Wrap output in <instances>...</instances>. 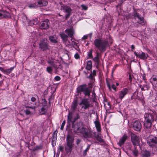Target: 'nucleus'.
I'll return each mask as SVG.
<instances>
[{"label": "nucleus", "instance_id": "obj_1", "mask_svg": "<svg viewBox=\"0 0 157 157\" xmlns=\"http://www.w3.org/2000/svg\"><path fill=\"white\" fill-rule=\"evenodd\" d=\"M72 128L75 132L82 134L85 138H90L93 136L92 132L90 130L86 131L81 122H78L72 125Z\"/></svg>", "mask_w": 157, "mask_h": 157}, {"label": "nucleus", "instance_id": "obj_2", "mask_svg": "<svg viewBox=\"0 0 157 157\" xmlns=\"http://www.w3.org/2000/svg\"><path fill=\"white\" fill-rule=\"evenodd\" d=\"M93 44L96 48L100 52H103L105 51L108 46L109 40L105 39L96 38L94 40Z\"/></svg>", "mask_w": 157, "mask_h": 157}, {"label": "nucleus", "instance_id": "obj_3", "mask_svg": "<svg viewBox=\"0 0 157 157\" xmlns=\"http://www.w3.org/2000/svg\"><path fill=\"white\" fill-rule=\"evenodd\" d=\"M77 92L80 94L82 92L85 95L90 96L91 90L89 87H87L86 84L80 85L77 88Z\"/></svg>", "mask_w": 157, "mask_h": 157}, {"label": "nucleus", "instance_id": "obj_4", "mask_svg": "<svg viewBox=\"0 0 157 157\" xmlns=\"http://www.w3.org/2000/svg\"><path fill=\"white\" fill-rule=\"evenodd\" d=\"M144 126L147 128H150L151 126L152 122L154 120L153 116L151 114L146 113L144 115Z\"/></svg>", "mask_w": 157, "mask_h": 157}, {"label": "nucleus", "instance_id": "obj_5", "mask_svg": "<svg viewBox=\"0 0 157 157\" xmlns=\"http://www.w3.org/2000/svg\"><path fill=\"white\" fill-rule=\"evenodd\" d=\"M39 47L43 51L49 49V46L47 42V40L44 39L41 40L39 44Z\"/></svg>", "mask_w": 157, "mask_h": 157}, {"label": "nucleus", "instance_id": "obj_6", "mask_svg": "<svg viewBox=\"0 0 157 157\" xmlns=\"http://www.w3.org/2000/svg\"><path fill=\"white\" fill-rule=\"evenodd\" d=\"M79 105H82L81 106V109H83L84 110L88 108L90 106V104L88 98L82 99Z\"/></svg>", "mask_w": 157, "mask_h": 157}, {"label": "nucleus", "instance_id": "obj_7", "mask_svg": "<svg viewBox=\"0 0 157 157\" xmlns=\"http://www.w3.org/2000/svg\"><path fill=\"white\" fill-rule=\"evenodd\" d=\"M63 12L65 13V17L66 19L68 18L71 14L72 10L71 7L67 5H64L62 6Z\"/></svg>", "mask_w": 157, "mask_h": 157}, {"label": "nucleus", "instance_id": "obj_8", "mask_svg": "<svg viewBox=\"0 0 157 157\" xmlns=\"http://www.w3.org/2000/svg\"><path fill=\"white\" fill-rule=\"evenodd\" d=\"M66 141L67 145L69 148V150L71 151L73 147L74 138L71 136L68 135L67 137Z\"/></svg>", "mask_w": 157, "mask_h": 157}, {"label": "nucleus", "instance_id": "obj_9", "mask_svg": "<svg viewBox=\"0 0 157 157\" xmlns=\"http://www.w3.org/2000/svg\"><path fill=\"white\" fill-rule=\"evenodd\" d=\"M134 54L136 57L143 60L146 59L148 56L147 53H145L141 51L139 52L135 51L134 52Z\"/></svg>", "mask_w": 157, "mask_h": 157}, {"label": "nucleus", "instance_id": "obj_10", "mask_svg": "<svg viewBox=\"0 0 157 157\" xmlns=\"http://www.w3.org/2000/svg\"><path fill=\"white\" fill-rule=\"evenodd\" d=\"M131 140L134 145H139L140 140L138 136L134 133H132L131 134Z\"/></svg>", "mask_w": 157, "mask_h": 157}, {"label": "nucleus", "instance_id": "obj_11", "mask_svg": "<svg viewBox=\"0 0 157 157\" xmlns=\"http://www.w3.org/2000/svg\"><path fill=\"white\" fill-rule=\"evenodd\" d=\"M128 90L127 88H125L122 89L118 93L119 98L121 100L128 94Z\"/></svg>", "mask_w": 157, "mask_h": 157}, {"label": "nucleus", "instance_id": "obj_12", "mask_svg": "<svg viewBox=\"0 0 157 157\" xmlns=\"http://www.w3.org/2000/svg\"><path fill=\"white\" fill-rule=\"evenodd\" d=\"M135 18L136 20L138 21L137 22L139 24H141L142 25H144L145 22L144 21V18L143 17H141L140 15L137 13H136L134 14Z\"/></svg>", "mask_w": 157, "mask_h": 157}, {"label": "nucleus", "instance_id": "obj_13", "mask_svg": "<svg viewBox=\"0 0 157 157\" xmlns=\"http://www.w3.org/2000/svg\"><path fill=\"white\" fill-rule=\"evenodd\" d=\"M149 145L150 146H154L155 144H157V138L155 136H151L149 137Z\"/></svg>", "mask_w": 157, "mask_h": 157}, {"label": "nucleus", "instance_id": "obj_14", "mask_svg": "<svg viewBox=\"0 0 157 157\" xmlns=\"http://www.w3.org/2000/svg\"><path fill=\"white\" fill-rule=\"evenodd\" d=\"M133 126L134 129L137 131H140L141 128V124L138 121H136L134 122Z\"/></svg>", "mask_w": 157, "mask_h": 157}, {"label": "nucleus", "instance_id": "obj_15", "mask_svg": "<svg viewBox=\"0 0 157 157\" xmlns=\"http://www.w3.org/2000/svg\"><path fill=\"white\" fill-rule=\"evenodd\" d=\"M65 33L67 34L71 38V40H72L73 39V36L75 34V31L72 28L67 29L65 30Z\"/></svg>", "mask_w": 157, "mask_h": 157}, {"label": "nucleus", "instance_id": "obj_16", "mask_svg": "<svg viewBox=\"0 0 157 157\" xmlns=\"http://www.w3.org/2000/svg\"><path fill=\"white\" fill-rule=\"evenodd\" d=\"M49 22L48 19H46L43 21L41 24L40 27L42 29H46L49 27Z\"/></svg>", "mask_w": 157, "mask_h": 157}, {"label": "nucleus", "instance_id": "obj_17", "mask_svg": "<svg viewBox=\"0 0 157 157\" xmlns=\"http://www.w3.org/2000/svg\"><path fill=\"white\" fill-rule=\"evenodd\" d=\"M128 136L126 134H124L123 136L120 139L118 143V145L121 146L123 144L126 140L127 139Z\"/></svg>", "mask_w": 157, "mask_h": 157}, {"label": "nucleus", "instance_id": "obj_18", "mask_svg": "<svg viewBox=\"0 0 157 157\" xmlns=\"http://www.w3.org/2000/svg\"><path fill=\"white\" fill-rule=\"evenodd\" d=\"M60 35L61 38L62 39L64 43L66 44H67V42L68 40V36L64 33H60Z\"/></svg>", "mask_w": 157, "mask_h": 157}, {"label": "nucleus", "instance_id": "obj_19", "mask_svg": "<svg viewBox=\"0 0 157 157\" xmlns=\"http://www.w3.org/2000/svg\"><path fill=\"white\" fill-rule=\"evenodd\" d=\"M24 17H25L26 20H27V21L28 22V24L29 25L33 26V25H36L38 23V21L37 19H33L32 20L29 21V20H28L27 19V17L26 16L24 15Z\"/></svg>", "mask_w": 157, "mask_h": 157}, {"label": "nucleus", "instance_id": "obj_20", "mask_svg": "<svg viewBox=\"0 0 157 157\" xmlns=\"http://www.w3.org/2000/svg\"><path fill=\"white\" fill-rule=\"evenodd\" d=\"M106 84L108 89L110 91H111L112 89H113L115 91H117V88L114 84H112L111 85L109 82L107 80H106Z\"/></svg>", "mask_w": 157, "mask_h": 157}, {"label": "nucleus", "instance_id": "obj_21", "mask_svg": "<svg viewBox=\"0 0 157 157\" xmlns=\"http://www.w3.org/2000/svg\"><path fill=\"white\" fill-rule=\"evenodd\" d=\"M36 3L38 6H46L48 4V2L44 0H40Z\"/></svg>", "mask_w": 157, "mask_h": 157}, {"label": "nucleus", "instance_id": "obj_22", "mask_svg": "<svg viewBox=\"0 0 157 157\" xmlns=\"http://www.w3.org/2000/svg\"><path fill=\"white\" fill-rule=\"evenodd\" d=\"M150 80L153 85L157 88V76H152Z\"/></svg>", "mask_w": 157, "mask_h": 157}, {"label": "nucleus", "instance_id": "obj_23", "mask_svg": "<svg viewBox=\"0 0 157 157\" xmlns=\"http://www.w3.org/2000/svg\"><path fill=\"white\" fill-rule=\"evenodd\" d=\"M49 38L50 41L53 43H56L58 42V38L55 35L50 36Z\"/></svg>", "mask_w": 157, "mask_h": 157}, {"label": "nucleus", "instance_id": "obj_24", "mask_svg": "<svg viewBox=\"0 0 157 157\" xmlns=\"http://www.w3.org/2000/svg\"><path fill=\"white\" fill-rule=\"evenodd\" d=\"M73 113L72 112H70L68 114L67 116V122L70 124L71 122L73 123Z\"/></svg>", "mask_w": 157, "mask_h": 157}, {"label": "nucleus", "instance_id": "obj_25", "mask_svg": "<svg viewBox=\"0 0 157 157\" xmlns=\"http://www.w3.org/2000/svg\"><path fill=\"white\" fill-rule=\"evenodd\" d=\"M99 53L98 52H96V56L93 58V61L98 65L99 64L100 59L99 58Z\"/></svg>", "mask_w": 157, "mask_h": 157}, {"label": "nucleus", "instance_id": "obj_26", "mask_svg": "<svg viewBox=\"0 0 157 157\" xmlns=\"http://www.w3.org/2000/svg\"><path fill=\"white\" fill-rule=\"evenodd\" d=\"M101 134L100 133H98L97 135L95 136V138L96 140L99 141L100 143L102 144H104L105 141L104 140L102 139L101 136Z\"/></svg>", "mask_w": 157, "mask_h": 157}, {"label": "nucleus", "instance_id": "obj_27", "mask_svg": "<svg viewBox=\"0 0 157 157\" xmlns=\"http://www.w3.org/2000/svg\"><path fill=\"white\" fill-rule=\"evenodd\" d=\"M94 123L98 132H101V127L99 122L97 120H96L94 122Z\"/></svg>", "mask_w": 157, "mask_h": 157}, {"label": "nucleus", "instance_id": "obj_28", "mask_svg": "<svg viewBox=\"0 0 157 157\" xmlns=\"http://www.w3.org/2000/svg\"><path fill=\"white\" fill-rule=\"evenodd\" d=\"M92 67V62L91 60L87 61L86 63V69L88 71L91 69Z\"/></svg>", "mask_w": 157, "mask_h": 157}, {"label": "nucleus", "instance_id": "obj_29", "mask_svg": "<svg viewBox=\"0 0 157 157\" xmlns=\"http://www.w3.org/2000/svg\"><path fill=\"white\" fill-rule=\"evenodd\" d=\"M69 44L70 45H71L76 50L78 51V50L79 49L78 46V44L75 41H72L71 44H70V43H69L68 44Z\"/></svg>", "mask_w": 157, "mask_h": 157}, {"label": "nucleus", "instance_id": "obj_30", "mask_svg": "<svg viewBox=\"0 0 157 157\" xmlns=\"http://www.w3.org/2000/svg\"><path fill=\"white\" fill-rule=\"evenodd\" d=\"M150 152L147 150L143 151L141 154L142 157H150Z\"/></svg>", "mask_w": 157, "mask_h": 157}, {"label": "nucleus", "instance_id": "obj_31", "mask_svg": "<svg viewBox=\"0 0 157 157\" xmlns=\"http://www.w3.org/2000/svg\"><path fill=\"white\" fill-rule=\"evenodd\" d=\"M2 18H9L10 17V13L6 11H2Z\"/></svg>", "mask_w": 157, "mask_h": 157}, {"label": "nucleus", "instance_id": "obj_32", "mask_svg": "<svg viewBox=\"0 0 157 157\" xmlns=\"http://www.w3.org/2000/svg\"><path fill=\"white\" fill-rule=\"evenodd\" d=\"M77 102L75 101L73 102L72 106L71 107V109L73 111L75 110L77 106Z\"/></svg>", "mask_w": 157, "mask_h": 157}, {"label": "nucleus", "instance_id": "obj_33", "mask_svg": "<svg viewBox=\"0 0 157 157\" xmlns=\"http://www.w3.org/2000/svg\"><path fill=\"white\" fill-rule=\"evenodd\" d=\"M57 140V134L56 132L55 131L53 133L52 138V141H56Z\"/></svg>", "mask_w": 157, "mask_h": 157}, {"label": "nucleus", "instance_id": "obj_34", "mask_svg": "<svg viewBox=\"0 0 157 157\" xmlns=\"http://www.w3.org/2000/svg\"><path fill=\"white\" fill-rule=\"evenodd\" d=\"M93 51L92 50H90L89 52H87V59H91L93 58L92 55Z\"/></svg>", "mask_w": 157, "mask_h": 157}, {"label": "nucleus", "instance_id": "obj_35", "mask_svg": "<svg viewBox=\"0 0 157 157\" xmlns=\"http://www.w3.org/2000/svg\"><path fill=\"white\" fill-rule=\"evenodd\" d=\"M14 67H11L10 68L6 70H4L3 72L6 73H10L13 69Z\"/></svg>", "mask_w": 157, "mask_h": 157}, {"label": "nucleus", "instance_id": "obj_36", "mask_svg": "<svg viewBox=\"0 0 157 157\" xmlns=\"http://www.w3.org/2000/svg\"><path fill=\"white\" fill-rule=\"evenodd\" d=\"M90 145H88L86 149L83 151V155L84 156H86V155L87 152L90 148Z\"/></svg>", "mask_w": 157, "mask_h": 157}, {"label": "nucleus", "instance_id": "obj_37", "mask_svg": "<svg viewBox=\"0 0 157 157\" xmlns=\"http://www.w3.org/2000/svg\"><path fill=\"white\" fill-rule=\"evenodd\" d=\"M46 111L47 110L45 108L42 107L41 108V111L40 112V113L41 115L45 114Z\"/></svg>", "mask_w": 157, "mask_h": 157}, {"label": "nucleus", "instance_id": "obj_38", "mask_svg": "<svg viewBox=\"0 0 157 157\" xmlns=\"http://www.w3.org/2000/svg\"><path fill=\"white\" fill-rule=\"evenodd\" d=\"M79 118H80V116H79V114L78 113H77L76 114V116L73 118V123H74L76 121L78 120ZM73 125H75V124H73Z\"/></svg>", "mask_w": 157, "mask_h": 157}, {"label": "nucleus", "instance_id": "obj_39", "mask_svg": "<svg viewBox=\"0 0 157 157\" xmlns=\"http://www.w3.org/2000/svg\"><path fill=\"white\" fill-rule=\"evenodd\" d=\"M46 70L48 73H51L53 70V68L51 67H48L47 68Z\"/></svg>", "mask_w": 157, "mask_h": 157}, {"label": "nucleus", "instance_id": "obj_40", "mask_svg": "<svg viewBox=\"0 0 157 157\" xmlns=\"http://www.w3.org/2000/svg\"><path fill=\"white\" fill-rule=\"evenodd\" d=\"M133 155L136 156L138 155V151L135 148V149L133 151Z\"/></svg>", "mask_w": 157, "mask_h": 157}, {"label": "nucleus", "instance_id": "obj_41", "mask_svg": "<svg viewBox=\"0 0 157 157\" xmlns=\"http://www.w3.org/2000/svg\"><path fill=\"white\" fill-rule=\"evenodd\" d=\"M143 87H144V89L146 90H148L150 88V86H149L147 84H144L142 85Z\"/></svg>", "mask_w": 157, "mask_h": 157}, {"label": "nucleus", "instance_id": "obj_42", "mask_svg": "<svg viewBox=\"0 0 157 157\" xmlns=\"http://www.w3.org/2000/svg\"><path fill=\"white\" fill-rule=\"evenodd\" d=\"M140 93L141 94V96L140 97H138L136 98V99L141 101L142 100H143V92H140Z\"/></svg>", "mask_w": 157, "mask_h": 157}, {"label": "nucleus", "instance_id": "obj_43", "mask_svg": "<svg viewBox=\"0 0 157 157\" xmlns=\"http://www.w3.org/2000/svg\"><path fill=\"white\" fill-rule=\"evenodd\" d=\"M37 6V3H36L34 4H32L30 5L29 6V7L30 8H35Z\"/></svg>", "mask_w": 157, "mask_h": 157}, {"label": "nucleus", "instance_id": "obj_44", "mask_svg": "<svg viewBox=\"0 0 157 157\" xmlns=\"http://www.w3.org/2000/svg\"><path fill=\"white\" fill-rule=\"evenodd\" d=\"M65 123H66V122H65V121H64L62 124H61V127H60V129L61 130H63V128L65 125Z\"/></svg>", "mask_w": 157, "mask_h": 157}, {"label": "nucleus", "instance_id": "obj_45", "mask_svg": "<svg viewBox=\"0 0 157 157\" xmlns=\"http://www.w3.org/2000/svg\"><path fill=\"white\" fill-rule=\"evenodd\" d=\"M48 63L50 64L52 66L54 67H56L54 66V63L51 61H49L48 62Z\"/></svg>", "mask_w": 157, "mask_h": 157}, {"label": "nucleus", "instance_id": "obj_46", "mask_svg": "<svg viewBox=\"0 0 157 157\" xmlns=\"http://www.w3.org/2000/svg\"><path fill=\"white\" fill-rule=\"evenodd\" d=\"M81 6L82 7V9L83 10H87V9H88V7L84 5H81Z\"/></svg>", "mask_w": 157, "mask_h": 157}, {"label": "nucleus", "instance_id": "obj_47", "mask_svg": "<svg viewBox=\"0 0 157 157\" xmlns=\"http://www.w3.org/2000/svg\"><path fill=\"white\" fill-rule=\"evenodd\" d=\"M60 77L58 76H56L54 78V79L56 81H59L60 80Z\"/></svg>", "mask_w": 157, "mask_h": 157}, {"label": "nucleus", "instance_id": "obj_48", "mask_svg": "<svg viewBox=\"0 0 157 157\" xmlns=\"http://www.w3.org/2000/svg\"><path fill=\"white\" fill-rule=\"evenodd\" d=\"M74 57L76 59H78L80 58L79 55L78 53H76Z\"/></svg>", "mask_w": 157, "mask_h": 157}, {"label": "nucleus", "instance_id": "obj_49", "mask_svg": "<svg viewBox=\"0 0 157 157\" xmlns=\"http://www.w3.org/2000/svg\"><path fill=\"white\" fill-rule=\"evenodd\" d=\"M88 37V35H84L82 37V40H84L87 39Z\"/></svg>", "mask_w": 157, "mask_h": 157}, {"label": "nucleus", "instance_id": "obj_50", "mask_svg": "<svg viewBox=\"0 0 157 157\" xmlns=\"http://www.w3.org/2000/svg\"><path fill=\"white\" fill-rule=\"evenodd\" d=\"M36 103H35V104L36 105V106L33 105V106L28 107L29 108H30L32 109H35V108L36 107V106L38 105H36Z\"/></svg>", "mask_w": 157, "mask_h": 157}, {"label": "nucleus", "instance_id": "obj_51", "mask_svg": "<svg viewBox=\"0 0 157 157\" xmlns=\"http://www.w3.org/2000/svg\"><path fill=\"white\" fill-rule=\"evenodd\" d=\"M94 76H93L92 74H90V75L88 77L90 79H94Z\"/></svg>", "mask_w": 157, "mask_h": 157}, {"label": "nucleus", "instance_id": "obj_52", "mask_svg": "<svg viewBox=\"0 0 157 157\" xmlns=\"http://www.w3.org/2000/svg\"><path fill=\"white\" fill-rule=\"evenodd\" d=\"M92 75H93V76H96V71L95 70H94L92 72Z\"/></svg>", "mask_w": 157, "mask_h": 157}, {"label": "nucleus", "instance_id": "obj_53", "mask_svg": "<svg viewBox=\"0 0 157 157\" xmlns=\"http://www.w3.org/2000/svg\"><path fill=\"white\" fill-rule=\"evenodd\" d=\"M81 142V140L80 139H77L76 141V143L77 145H78L79 143Z\"/></svg>", "mask_w": 157, "mask_h": 157}, {"label": "nucleus", "instance_id": "obj_54", "mask_svg": "<svg viewBox=\"0 0 157 157\" xmlns=\"http://www.w3.org/2000/svg\"><path fill=\"white\" fill-rule=\"evenodd\" d=\"M25 113L27 115H29L30 114V112L28 110H26L25 112Z\"/></svg>", "mask_w": 157, "mask_h": 157}, {"label": "nucleus", "instance_id": "obj_55", "mask_svg": "<svg viewBox=\"0 0 157 157\" xmlns=\"http://www.w3.org/2000/svg\"><path fill=\"white\" fill-rule=\"evenodd\" d=\"M139 87H140V88H141L142 91L146 90L144 89V87H143L142 85H140V86H139Z\"/></svg>", "mask_w": 157, "mask_h": 157}, {"label": "nucleus", "instance_id": "obj_56", "mask_svg": "<svg viewBox=\"0 0 157 157\" xmlns=\"http://www.w3.org/2000/svg\"><path fill=\"white\" fill-rule=\"evenodd\" d=\"M36 98L35 97H32L31 98V101H32L33 102H35L36 101Z\"/></svg>", "mask_w": 157, "mask_h": 157}, {"label": "nucleus", "instance_id": "obj_57", "mask_svg": "<svg viewBox=\"0 0 157 157\" xmlns=\"http://www.w3.org/2000/svg\"><path fill=\"white\" fill-rule=\"evenodd\" d=\"M52 145L53 146V147H54L56 145V141H52Z\"/></svg>", "mask_w": 157, "mask_h": 157}, {"label": "nucleus", "instance_id": "obj_58", "mask_svg": "<svg viewBox=\"0 0 157 157\" xmlns=\"http://www.w3.org/2000/svg\"><path fill=\"white\" fill-rule=\"evenodd\" d=\"M118 66L117 65H116L115 66L113 67V71H115V69H116V67Z\"/></svg>", "mask_w": 157, "mask_h": 157}, {"label": "nucleus", "instance_id": "obj_59", "mask_svg": "<svg viewBox=\"0 0 157 157\" xmlns=\"http://www.w3.org/2000/svg\"><path fill=\"white\" fill-rule=\"evenodd\" d=\"M131 48L132 49V50L134 49L135 48L134 45H132L131 46Z\"/></svg>", "mask_w": 157, "mask_h": 157}, {"label": "nucleus", "instance_id": "obj_60", "mask_svg": "<svg viewBox=\"0 0 157 157\" xmlns=\"http://www.w3.org/2000/svg\"><path fill=\"white\" fill-rule=\"evenodd\" d=\"M2 11H0V17L2 18Z\"/></svg>", "mask_w": 157, "mask_h": 157}, {"label": "nucleus", "instance_id": "obj_61", "mask_svg": "<svg viewBox=\"0 0 157 157\" xmlns=\"http://www.w3.org/2000/svg\"><path fill=\"white\" fill-rule=\"evenodd\" d=\"M107 105H108L109 106V108H110L111 107V105H110V103H109V102H107Z\"/></svg>", "mask_w": 157, "mask_h": 157}, {"label": "nucleus", "instance_id": "obj_62", "mask_svg": "<svg viewBox=\"0 0 157 157\" xmlns=\"http://www.w3.org/2000/svg\"><path fill=\"white\" fill-rule=\"evenodd\" d=\"M4 69H3V68L1 67H0V70L2 72H3V71H4Z\"/></svg>", "mask_w": 157, "mask_h": 157}, {"label": "nucleus", "instance_id": "obj_63", "mask_svg": "<svg viewBox=\"0 0 157 157\" xmlns=\"http://www.w3.org/2000/svg\"><path fill=\"white\" fill-rule=\"evenodd\" d=\"M92 33H90L88 35V36H89L90 38H91L92 37Z\"/></svg>", "mask_w": 157, "mask_h": 157}, {"label": "nucleus", "instance_id": "obj_64", "mask_svg": "<svg viewBox=\"0 0 157 157\" xmlns=\"http://www.w3.org/2000/svg\"><path fill=\"white\" fill-rule=\"evenodd\" d=\"M108 37L109 39V40H112V38L111 37H110V36H108Z\"/></svg>", "mask_w": 157, "mask_h": 157}]
</instances>
